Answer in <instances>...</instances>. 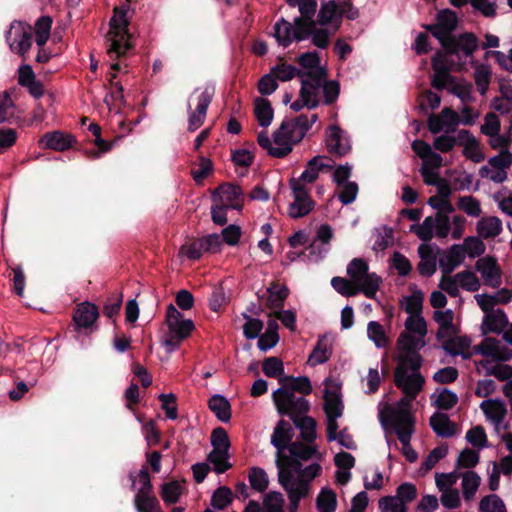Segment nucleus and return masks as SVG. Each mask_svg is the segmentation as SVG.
<instances>
[{
	"label": "nucleus",
	"instance_id": "nucleus-40",
	"mask_svg": "<svg viewBox=\"0 0 512 512\" xmlns=\"http://www.w3.org/2000/svg\"><path fill=\"white\" fill-rule=\"evenodd\" d=\"M397 345L403 353H419L425 346L423 338H416L408 333L402 332L397 340Z\"/></svg>",
	"mask_w": 512,
	"mask_h": 512
},
{
	"label": "nucleus",
	"instance_id": "nucleus-3",
	"mask_svg": "<svg viewBox=\"0 0 512 512\" xmlns=\"http://www.w3.org/2000/svg\"><path fill=\"white\" fill-rule=\"evenodd\" d=\"M394 380L396 386L402 390L403 397L394 405L380 410L378 416H412V402L422 390L425 379L420 373L408 375L403 367H396Z\"/></svg>",
	"mask_w": 512,
	"mask_h": 512
},
{
	"label": "nucleus",
	"instance_id": "nucleus-26",
	"mask_svg": "<svg viewBox=\"0 0 512 512\" xmlns=\"http://www.w3.org/2000/svg\"><path fill=\"white\" fill-rule=\"evenodd\" d=\"M279 383L281 387H286L290 392L299 393V396L305 397L312 392L310 379L306 376H285L279 379Z\"/></svg>",
	"mask_w": 512,
	"mask_h": 512
},
{
	"label": "nucleus",
	"instance_id": "nucleus-15",
	"mask_svg": "<svg viewBox=\"0 0 512 512\" xmlns=\"http://www.w3.org/2000/svg\"><path fill=\"white\" fill-rule=\"evenodd\" d=\"M213 202L223 203L234 210H241L242 190L239 186L232 183H223L212 192Z\"/></svg>",
	"mask_w": 512,
	"mask_h": 512
},
{
	"label": "nucleus",
	"instance_id": "nucleus-62",
	"mask_svg": "<svg viewBox=\"0 0 512 512\" xmlns=\"http://www.w3.org/2000/svg\"><path fill=\"white\" fill-rule=\"evenodd\" d=\"M123 302L122 294H112L109 296L103 305V314L109 318L113 319L120 311Z\"/></svg>",
	"mask_w": 512,
	"mask_h": 512
},
{
	"label": "nucleus",
	"instance_id": "nucleus-64",
	"mask_svg": "<svg viewBox=\"0 0 512 512\" xmlns=\"http://www.w3.org/2000/svg\"><path fill=\"white\" fill-rule=\"evenodd\" d=\"M379 508L382 512H406L407 507L396 496H386L379 500Z\"/></svg>",
	"mask_w": 512,
	"mask_h": 512
},
{
	"label": "nucleus",
	"instance_id": "nucleus-45",
	"mask_svg": "<svg viewBox=\"0 0 512 512\" xmlns=\"http://www.w3.org/2000/svg\"><path fill=\"white\" fill-rule=\"evenodd\" d=\"M263 373L270 378H278V380L284 376V365L280 358L271 356L267 357L262 362Z\"/></svg>",
	"mask_w": 512,
	"mask_h": 512
},
{
	"label": "nucleus",
	"instance_id": "nucleus-57",
	"mask_svg": "<svg viewBox=\"0 0 512 512\" xmlns=\"http://www.w3.org/2000/svg\"><path fill=\"white\" fill-rule=\"evenodd\" d=\"M474 80L480 94L485 95L491 80V71L485 65H478L474 72Z\"/></svg>",
	"mask_w": 512,
	"mask_h": 512
},
{
	"label": "nucleus",
	"instance_id": "nucleus-29",
	"mask_svg": "<svg viewBox=\"0 0 512 512\" xmlns=\"http://www.w3.org/2000/svg\"><path fill=\"white\" fill-rule=\"evenodd\" d=\"M474 351L484 357H492L500 361H508L512 357V353L500 355L499 341L492 337L485 338L479 345L474 347Z\"/></svg>",
	"mask_w": 512,
	"mask_h": 512
},
{
	"label": "nucleus",
	"instance_id": "nucleus-63",
	"mask_svg": "<svg viewBox=\"0 0 512 512\" xmlns=\"http://www.w3.org/2000/svg\"><path fill=\"white\" fill-rule=\"evenodd\" d=\"M462 246L465 249V253H467L471 258L481 256L486 249L484 242L475 236L467 237Z\"/></svg>",
	"mask_w": 512,
	"mask_h": 512
},
{
	"label": "nucleus",
	"instance_id": "nucleus-28",
	"mask_svg": "<svg viewBox=\"0 0 512 512\" xmlns=\"http://www.w3.org/2000/svg\"><path fill=\"white\" fill-rule=\"evenodd\" d=\"M462 495L465 501L469 502L474 499L480 484L481 477L473 470L460 473Z\"/></svg>",
	"mask_w": 512,
	"mask_h": 512
},
{
	"label": "nucleus",
	"instance_id": "nucleus-34",
	"mask_svg": "<svg viewBox=\"0 0 512 512\" xmlns=\"http://www.w3.org/2000/svg\"><path fill=\"white\" fill-rule=\"evenodd\" d=\"M318 512H335L337 507V495L329 487L320 490L316 498Z\"/></svg>",
	"mask_w": 512,
	"mask_h": 512
},
{
	"label": "nucleus",
	"instance_id": "nucleus-6",
	"mask_svg": "<svg viewBox=\"0 0 512 512\" xmlns=\"http://www.w3.org/2000/svg\"><path fill=\"white\" fill-rule=\"evenodd\" d=\"M386 433H395L402 444V453L409 462L417 460V453L410 445L414 432L413 418H380Z\"/></svg>",
	"mask_w": 512,
	"mask_h": 512
},
{
	"label": "nucleus",
	"instance_id": "nucleus-53",
	"mask_svg": "<svg viewBox=\"0 0 512 512\" xmlns=\"http://www.w3.org/2000/svg\"><path fill=\"white\" fill-rule=\"evenodd\" d=\"M456 280L461 288L469 292H476L480 288V281L478 277L470 270L458 272Z\"/></svg>",
	"mask_w": 512,
	"mask_h": 512
},
{
	"label": "nucleus",
	"instance_id": "nucleus-56",
	"mask_svg": "<svg viewBox=\"0 0 512 512\" xmlns=\"http://www.w3.org/2000/svg\"><path fill=\"white\" fill-rule=\"evenodd\" d=\"M180 252L190 260H199L205 251L202 238L193 239L181 246Z\"/></svg>",
	"mask_w": 512,
	"mask_h": 512
},
{
	"label": "nucleus",
	"instance_id": "nucleus-52",
	"mask_svg": "<svg viewBox=\"0 0 512 512\" xmlns=\"http://www.w3.org/2000/svg\"><path fill=\"white\" fill-rule=\"evenodd\" d=\"M284 497L280 492L271 491L263 499V512H283Z\"/></svg>",
	"mask_w": 512,
	"mask_h": 512
},
{
	"label": "nucleus",
	"instance_id": "nucleus-31",
	"mask_svg": "<svg viewBox=\"0 0 512 512\" xmlns=\"http://www.w3.org/2000/svg\"><path fill=\"white\" fill-rule=\"evenodd\" d=\"M129 478L132 482L131 487L136 492L135 495L153 492L151 478L146 466H143L137 474L130 473Z\"/></svg>",
	"mask_w": 512,
	"mask_h": 512
},
{
	"label": "nucleus",
	"instance_id": "nucleus-25",
	"mask_svg": "<svg viewBox=\"0 0 512 512\" xmlns=\"http://www.w3.org/2000/svg\"><path fill=\"white\" fill-rule=\"evenodd\" d=\"M274 33L273 36L275 37L277 43L280 46H283L284 48H287L290 46V44L295 40L294 34H295V25L294 23L291 24L289 21H287L285 18H280L273 27Z\"/></svg>",
	"mask_w": 512,
	"mask_h": 512
},
{
	"label": "nucleus",
	"instance_id": "nucleus-14",
	"mask_svg": "<svg viewBox=\"0 0 512 512\" xmlns=\"http://www.w3.org/2000/svg\"><path fill=\"white\" fill-rule=\"evenodd\" d=\"M194 329L195 325L192 320H185L168 327V332L163 342L167 352L172 353L177 350L180 344L191 335Z\"/></svg>",
	"mask_w": 512,
	"mask_h": 512
},
{
	"label": "nucleus",
	"instance_id": "nucleus-37",
	"mask_svg": "<svg viewBox=\"0 0 512 512\" xmlns=\"http://www.w3.org/2000/svg\"><path fill=\"white\" fill-rule=\"evenodd\" d=\"M270 72L276 80H280L282 82L289 81L294 77H304V71L288 63L277 64L270 69Z\"/></svg>",
	"mask_w": 512,
	"mask_h": 512
},
{
	"label": "nucleus",
	"instance_id": "nucleus-16",
	"mask_svg": "<svg viewBox=\"0 0 512 512\" xmlns=\"http://www.w3.org/2000/svg\"><path fill=\"white\" fill-rule=\"evenodd\" d=\"M475 269L481 273L485 284L497 288L501 284V269L494 257L488 256L480 258Z\"/></svg>",
	"mask_w": 512,
	"mask_h": 512
},
{
	"label": "nucleus",
	"instance_id": "nucleus-1",
	"mask_svg": "<svg viewBox=\"0 0 512 512\" xmlns=\"http://www.w3.org/2000/svg\"><path fill=\"white\" fill-rule=\"evenodd\" d=\"M295 426L300 431L303 442H293L289 445L287 467H283L280 456L277 457L278 479L287 492L290 511L296 512L302 498L308 496L311 482L322 473L318 463L322 458L316 439V423L314 418H293Z\"/></svg>",
	"mask_w": 512,
	"mask_h": 512
},
{
	"label": "nucleus",
	"instance_id": "nucleus-23",
	"mask_svg": "<svg viewBox=\"0 0 512 512\" xmlns=\"http://www.w3.org/2000/svg\"><path fill=\"white\" fill-rule=\"evenodd\" d=\"M327 439L328 441H336L340 446L354 450L356 449V444L352 438V436L347 432L346 429L338 431V425L336 422L337 418H327Z\"/></svg>",
	"mask_w": 512,
	"mask_h": 512
},
{
	"label": "nucleus",
	"instance_id": "nucleus-9",
	"mask_svg": "<svg viewBox=\"0 0 512 512\" xmlns=\"http://www.w3.org/2000/svg\"><path fill=\"white\" fill-rule=\"evenodd\" d=\"M298 8L301 15L294 18V38L295 41L300 42L307 39L310 30L314 28L317 0H300Z\"/></svg>",
	"mask_w": 512,
	"mask_h": 512
},
{
	"label": "nucleus",
	"instance_id": "nucleus-49",
	"mask_svg": "<svg viewBox=\"0 0 512 512\" xmlns=\"http://www.w3.org/2000/svg\"><path fill=\"white\" fill-rule=\"evenodd\" d=\"M397 367H403L406 373L410 369L412 373H419L423 359L419 353H402L399 358Z\"/></svg>",
	"mask_w": 512,
	"mask_h": 512
},
{
	"label": "nucleus",
	"instance_id": "nucleus-44",
	"mask_svg": "<svg viewBox=\"0 0 512 512\" xmlns=\"http://www.w3.org/2000/svg\"><path fill=\"white\" fill-rule=\"evenodd\" d=\"M434 75L431 85L436 90H444L450 83H454L455 77L451 75V67L433 68Z\"/></svg>",
	"mask_w": 512,
	"mask_h": 512
},
{
	"label": "nucleus",
	"instance_id": "nucleus-8",
	"mask_svg": "<svg viewBox=\"0 0 512 512\" xmlns=\"http://www.w3.org/2000/svg\"><path fill=\"white\" fill-rule=\"evenodd\" d=\"M6 41L12 52L25 59L32 46V26L21 21L13 22L6 34Z\"/></svg>",
	"mask_w": 512,
	"mask_h": 512
},
{
	"label": "nucleus",
	"instance_id": "nucleus-43",
	"mask_svg": "<svg viewBox=\"0 0 512 512\" xmlns=\"http://www.w3.org/2000/svg\"><path fill=\"white\" fill-rule=\"evenodd\" d=\"M331 286L344 297H354L361 293V289L351 280L340 276H335L331 279Z\"/></svg>",
	"mask_w": 512,
	"mask_h": 512
},
{
	"label": "nucleus",
	"instance_id": "nucleus-55",
	"mask_svg": "<svg viewBox=\"0 0 512 512\" xmlns=\"http://www.w3.org/2000/svg\"><path fill=\"white\" fill-rule=\"evenodd\" d=\"M208 406L215 416H231V405L222 395H213L208 401Z\"/></svg>",
	"mask_w": 512,
	"mask_h": 512
},
{
	"label": "nucleus",
	"instance_id": "nucleus-48",
	"mask_svg": "<svg viewBox=\"0 0 512 512\" xmlns=\"http://www.w3.org/2000/svg\"><path fill=\"white\" fill-rule=\"evenodd\" d=\"M480 512H507L504 501L497 494L484 496L479 502Z\"/></svg>",
	"mask_w": 512,
	"mask_h": 512
},
{
	"label": "nucleus",
	"instance_id": "nucleus-54",
	"mask_svg": "<svg viewBox=\"0 0 512 512\" xmlns=\"http://www.w3.org/2000/svg\"><path fill=\"white\" fill-rule=\"evenodd\" d=\"M448 449L446 446H439L434 448L421 464L420 471L426 474L430 471L440 460L446 457Z\"/></svg>",
	"mask_w": 512,
	"mask_h": 512
},
{
	"label": "nucleus",
	"instance_id": "nucleus-61",
	"mask_svg": "<svg viewBox=\"0 0 512 512\" xmlns=\"http://www.w3.org/2000/svg\"><path fill=\"white\" fill-rule=\"evenodd\" d=\"M232 501V491L226 486L219 487L212 495L211 505L215 509H224Z\"/></svg>",
	"mask_w": 512,
	"mask_h": 512
},
{
	"label": "nucleus",
	"instance_id": "nucleus-36",
	"mask_svg": "<svg viewBox=\"0 0 512 512\" xmlns=\"http://www.w3.org/2000/svg\"><path fill=\"white\" fill-rule=\"evenodd\" d=\"M502 230V223L497 217L483 218L477 223V232L484 239L497 236Z\"/></svg>",
	"mask_w": 512,
	"mask_h": 512
},
{
	"label": "nucleus",
	"instance_id": "nucleus-21",
	"mask_svg": "<svg viewBox=\"0 0 512 512\" xmlns=\"http://www.w3.org/2000/svg\"><path fill=\"white\" fill-rule=\"evenodd\" d=\"M465 259V249L460 244H453L445 257L439 259V266L445 275H450Z\"/></svg>",
	"mask_w": 512,
	"mask_h": 512
},
{
	"label": "nucleus",
	"instance_id": "nucleus-59",
	"mask_svg": "<svg viewBox=\"0 0 512 512\" xmlns=\"http://www.w3.org/2000/svg\"><path fill=\"white\" fill-rule=\"evenodd\" d=\"M243 317L247 319L243 325V335L245 338L251 340L259 337L264 323L260 319L249 317L246 313L243 314Z\"/></svg>",
	"mask_w": 512,
	"mask_h": 512
},
{
	"label": "nucleus",
	"instance_id": "nucleus-51",
	"mask_svg": "<svg viewBox=\"0 0 512 512\" xmlns=\"http://www.w3.org/2000/svg\"><path fill=\"white\" fill-rule=\"evenodd\" d=\"M15 105L9 91L0 94V123L11 122L14 118Z\"/></svg>",
	"mask_w": 512,
	"mask_h": 512
},
{
	"label": "nucleus",
	"instance_id": "nucleus-13",
	"mask_svg": "<svg viewBox=\"0 0 512 512\" xmlns=\"http://www.w3.org/2000/svg\"><path fill=\"white\" fill-rule=\"evenodd\" d=\"M214 95V91L209 88H205L200 94L197 96V105L194 111L191 110V104H188V130L190 132H194L197 130L203 123L206 118L207 110L209 105L212 102V98Z\"/></svg>",
	"mask_w": 512,
	"mask_h": 512
},
{
	"label": "nucleus",
	"instance_id": "nucleus-50",
	"mask_svg": "<svg viewBox=\"0 0 512 512\" xmlns=\"http://www.w3.org/2000/svg\"><path fill=\"white\" fill-rule=\"evenodd\" d=\"M460 478V473L458 472H449V473H435V485L438 491L444 492L448 490L455 489L454 486Z\"/></svg>",
	"mask_w": 512,
	"mask_h": 512
},
{
	"label": "nucleus",
	"instance_id": "nucleus-11",
	"mask_svg": "<svg viewBox=\"0 0 512 512\" xmlns=\"http://www.w3.org/2000/svg\"><path fill=\"white\" fill-rule=\"evenodd\" d=\"M99 317L98 307L90 302H83L78 304L73 313V328L77 333L84 331L89 335L93 333L97 326L95 325Z\"/></svg>",
	"mask_w": 512,
	"mask_h": 512
},
{
	"label": "nucleus",
	"instance_id": "nucleus-38",
	"mask_svg": "<svg viewBox=\"0 0 512 512\" xmlns=\"http://www.w3.org/2000/svg\"><path fill=\"white\" fill-rule=\"evenodd\" d=\"M274 142L279 147H292L293 143H298L296 141L295 129L290 128L289 121H283L277 131L273 134Z\"/></svg>",
	"mask_w": 512,
	"mask_h": 512
},
{
	"label": "nucleus",
	"instance_id": "nucleus-18",
	"mask_svg": "<svg viewBox=\"0 0 512 512\" xmlns=\"http://www.w3.org/2000/svg\"><path fill=\"white\" fill-rule=\"evenodd\" d=\"M333 168L332 160L328 157L317 155L307 162L305 170L297 179L300 183H313L317 180L319 172Z\"/></svg>",
	"mask_w": 512,
	"mask_h": 512
},
{
	"label": "nucleus",
	"instance_id": "nucleus-46",
	"mask_svg": "<svg viewBox=\"0 0 512 512\" xmlns=\"http://www.w3.org/2000/svg\"><path fill=\"white\" fill-rule=\"evenodd\" d=\"M367 334L369 339L372 340L378 348L386 347L389 344V338L383 326L377 321H370L368 323Z\"/></svg>",
	"mask_w": 512,
	"mask_h": 512
},
{
	"label": "nucleus",
	"instance_id": "nucleus-20",
	"mask_svg": "<svg viewBox=\"0 0 512 512\" xmlns=\"http://www.w3.org/2000/svg\"><path fill=\"white\" fill-rule=\"evenodd\" d=\"M74 143H76L74 136L65 134L58 130L47 132L40 139V144H42L45 148L56 151L67 150L71 148Z\"/></svg>",
	"mask_w": 512,
	"mask_h": 512
},
{
	"label": "nucleus",
	"instance_id": "nucleus-10",
	"mask_svg": "<svg viewBox=\"0 0 512 512\" xmlns=\"http://www.w3.org/2000/svg\"><path fill=\"white\" fill-rule=\"evenodd\" d=\"M294 201L288 207V214L291 218L297 219L306 216L313 210L315 202L310 198L308 190L305 186L292 178L290 180Z\"/></svg>",
	"mask_w": 512,
	"mask_h": 512
},
{
	"label": "nucleus",
	"instance_id": "nucleus-5",
	"mask_svg": "<svg viewBox=\"0 0 512 512\" xmlns=\"http://www.w3.org/2000/svg\"><path fill=\"white\" fill-rule=\"evenodd\" d=\"M347 275L367 298L376 297L382 278L375 272H369L368 263L364 259L354 258L347 266Z\"/></svg>",
	"mask_w": 512,
	"mask_h": 512
},
{
	"label": "nucleus",
	"instance_id": "nucleus-19",
	"mask_svg": "<svg viewBox=\"0 0 512 512\" xmlns=\"http://www.w3.org/2000/svg\"><path fill=\"white\" fill-rule=\"evenodd\" d=\"M326 146L329 153L336 156H344L351 149L348 139L343 137V131L337 125L329 126L326 136Z\"/></svg>",
	"mask_w": 512,
	"mask_h": 512
},
{
	"label": "nucleus",
	"instance_id": "nucleus-12",
	"mask_svg": "<svg viewBox=\"0 0 512 512\" xmlns=\"http://www.w3.org/2000/svg\"><path fill=\"white\" fill-rule=\"evenodd\" d=\"M324 384L323 409L325 416H342L344 404L341 394V384L330 377L324 381Z\"/></svg>",
	"mask_w": 512,
	"mask_h": 512
},
{
	"label": "nucleus",
	"instance_id": "nucleus-24",
	"mask_svg": "<svg viewBox=\"0 0 512 512\" xmlns=\"http://www.w3.org/2000/svg\"><path fill=\"white\" fill-rule=\"evenodd\" d=\"M268 298L266 306L271 310L282 309L285 300L289 296V288L286 285H281L273 281L267 288Z\"/></svg>",
	"mask_w": 512,
	"mask_h": 512
},
{
	"label": "nucleus",
	"instance_id": "nucleus-47",
	"mask_svg": "<svg viewBox=\"0 0 512 512\" xmlns=\"http://www.w3.org/2000/svg\"><path fill=\"white\" fill-rule=\"evenodd\" d=\"M183 493V485L178 481L165 483L161 487V497L166 504L176 503Z\"/></svg>",
	"mask_w": 512,
	"mask_h": 512
},
{
	"label": "nucleus",
	"instance_id": "nucleus-58",
	"mask_svg": "<svg viewBox=\"0 0 512 512\" xmlns=\"http://www.w3.org/2000/svg\"><path fill=\"white\" fill-rule=\"evenodd\" d=\"M406 305L404 310L409 317H415L421 315L423 307V293L419 290L413 292L412 295L405 298Z\"/></svg>",
	"mask_w": 512,
	"mask_h": 512
},
{
	"label": "nucleus",
	"instance_id": "nucleus-42",
	"mask_svg": "<svg viewBox=\"0 0 512 512\" xmlns=\"http://www.w3.org/2000/svg\"><path fill=\"white\" fill-rule=\"evenodd\" d=\"M257 142L260 147L267 150L268 154L275 158H284L291 151L292 147H273L270 138L268 137L266 131H261L257 136Z\"/></svg>",
	"mask_w": 512,
	"mask_h": 512
},
{
	"label": "nucleus",
	"instance_id": "nucleus-7",
	"mask_svg": "<svg viewBox=\"0 0 512 512\" xmlns=\"http://www.w3.org/2000/svg\"><path fill=\"white\" fill-rule=\"evenodd\" d=\"M272 399L281 416H307L310 403L303 396L290 392L286 387H279L272 394Z\"/></svg>",
	"mask_w": 512,
	"mask_h": 512
},
{
	"label": "nucleus",
	"instance_id": "nucleus-33",
	"mask_svg": "<svg viewBox=\"0 0 512 512\" xmlns=\"http://www.w3.org/2000/svg\"><path fill=\"white\" fill-rule=\"evenodd\" d=\"M53 24V18L49 15H42L39 17L34 24L35 41L39 47H44L47 43L51 28Z\"/></svg>",
	"mask_w": 512,
	"mask_h": 512
},
{
	"label": "nucleus",
	"instance_id": "nucleus-22",
	"mask_svg": "<svg viewBox=\"0 0 512 512\" xmlns=\"http://www.w3.org/2000/svg\"><path fill=\"white\" fill-rule=\"evenodd\" d=\"M508 325V318L502 309L492 310L486 314L482 322V334H500Z\"/></svg>",
	"mask_w": 512,
	"mask_h": 512
},
{
	"label": "nucleus",
	"instance_id": "nucleus-35",
	"mask_svg": "<svg viewBox=\"0 0 512 512\" xmlns=\"http://www.w3.org/2000/svg\"><path fill=\"white\" fill-rule=\"evenodd\" d=\"M208 462L216 473H224L232 466L229 462V449H213L208 455Z\"/></svg>",
	"mask_w": 512,
	"mask_h": 512
},
{
	"label": "nucleus",
	"instance_id": "nucleus-60",
	"mask_svg": "<svg viewBox=\"0 0 512 512\" xmlns=\"http://www.w3.org/2000/svg\"><path fill=\"white\" fill-rule=\"evenodd\" d=\"M435 226V218L428 216L424 219L421 225L411 226V230L415 232L419 239L428 242L433 237V228Z\"/></svg>",
	"mask_w": 512,
	"mask_h": 512
},
{
	"label": "nucleus",
	"instance_id": "nucleus-30",
	"mask_svg": "<svg viewBox=\"0 0 512 512\" xmlns=\"http://www.w3.org/2000/svg\"><path fill=\"white\" fill-rule=\"evenodd\" d=\"M430 426L437 436L450 438L460 433V426L450 418H430Z\"/></svg>",
	"mask_w": 512,
	"mask_h": 512
},
{
	"label": "nucleus",
	"instance_id": "nucleus-39",
	"mask_svg": "<svg viewBox=\"0 0 512 512\" xmlns=\"http://www.w3.org/2000/svg\"><path fill=\"white\" fill-rule=\"evenodd\" d=\"M339 18V3L335 0L323 2L317 15V22L322 26L331 23L333 19Z\"/></svg>",
	"mask_w": 512,
	"mask_h": 512
},
{
	"label": "nucleus",
	"instance_id": "nucleus-2",
	"mask_svg": "<svg viewBox=\"0 0 512 512\" xmlns=\"http://www.w3.org/2000/svg\"><path fill=\"white\" fill-rule=\"evenodd\" d=\"M457 27V15L450 9L441 10L437 14V23L424 25L448 53L463 52L465 57L473 56L479 48V39L473 32L453 34Z\"/></svg>",
	"mask_w": 512,
	"mask_h": 512
},
{
	"label": "nucleus",
	"instance_id": "nucleus-17",
	"mask_svg": "<svg viewBox=\"0 0 512 512\" xmlns=\"http://www.w3.org/2000/svg\"><path fill=\"white\" fill-rule=\"evenodd\" d=\"M290 419L292 421H288L282 418L278 422L271 436V443L277 449V457L280 456V453L287 447V444L294 437V429H297L294 423V419Z\"/></svg>",
	"mask_w": 512,
	"mask_h": 512
},
{
	"label": "nucleus",
	"instance_id": "nucleus-27",
	"mask_svg": "<svg viewBox=\"0 0 512 512\" xmlns=\"http://www.w3.org/2000/svg\"><path fill=\"white\" fill-rule=\"evenodd\" d=\"M332 355V349L330 344L328 343V338L326 335H320L318 337V341L313 348L311 354L308 358V364L310 366H316L319 364H323L329 360Z\"/></svg>",
	"mask_w": 512,
	"mask_h": 512
},
{
	"label": "nucleus",
	"instance_id": "nucleus-32",
	"mask_svg": "<svg viewBox=\"0 0 512 512\" xmlns=\"http://www.w3.org/2000/svg\"><path fill=\"white\" fill-rule=\"evenodd\" d=\"M254 115L260 126L268 127L274 116L271 102L266 98H257L255 100Z\"/></svg>",
	"mask_w": 512,
	"mask_h": 512
},
{
	"label": "nucleus",
	"instance_id": "nucleus-41",
	"mask_svg": "<svg viewBox=\"0 0 512 512\" xmlns=\"http://www.w3.org/2000/svg\"><path fill=\"white\" fill-rule=\"evenodd\" d=\"M134 505L137 512H159V501L153 492L135 495Z\"/></svg>",
	"mask_w": 512,
	"mask_h": 512
},
{
	"label": "nucleus",
	"instance_id": "nucleus-4",
	"mask_svg": "<svg viewBox=\"0 0 512 512\" xmlns=\"http://www.w3.org/2000/svg\"><path fill=\"white\" fill-rule=\"evenodd\" d=\"M127 7L116 6L114 8V15L109 21L110 32L112 36L110 44L107 49L111 58H119L124 56L131 48L132 45L129 41L130 34L128 32V20L126 18Z\"/></svg>",
	"mask_w": 512,
	"mask_h": 512
}]
</instances>
